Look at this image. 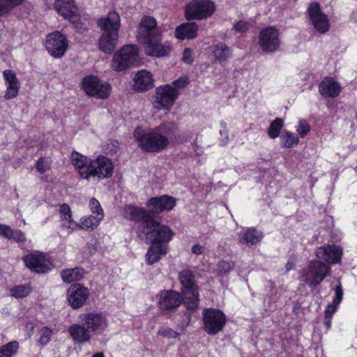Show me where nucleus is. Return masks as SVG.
<instances>
[{
  "label": "nucleus",
  "mask_w": 357,
  "mask_h": 357,
  "mask_svg": "<svg viewBox=\"0 0 357 357\" xmlns=\"http://www.w3.org/2000/svg\"><path fill=\"white\" fill-rule=\"evenodd\" d=\"M355 170L357 172V166L356 167Z\"/></svg>",
  "instance_id": "obj_62"
},
{
  "label": "nucleus",
  "mask_w": 357,
  "mask_h": 357,
  "mask_svg": "<svg viewBox=\"0 0 357 357\" xmlns=\"http://www.w3.org/2000/svg\"><path fill=\"white\" fill-rule=\"evenodd\" d=\"M159 333L161 335L167 337L169 338H176L179 335L178 333L168 327L162 328L159 331Z\"/></svg>",
  "instance_id": "obj_48"
},
{
  "label": "nucleus",
  "mask_w": 357,
  "mask_h": 357,
  "mask_svg": "<svg viewBox=\"0 0 357 357\" xmlns=\"http://www.w3.org/2000/svg\"><path fill=\"white\" fill-rule=\"evenodd\" d=\"M79 319L86 327L91 335L102 333L108 326L107 318L101 313L88 312L81 314L79 316Z\"/></svg>",
  "instance_id": "obj_12"
},
{
  "label": "nucleus",
  "mask_w": 357,
  "mask_h": 357,
  "mask_svg": "<svg viewBox=\"0 0 357 357\" xmlns=\"http://www.w3.org/2000/svg\"><path fill=\"white\" fill-rule=\"evenodd\" d=\"M249 27L250 24L244 21H239L234 26L235 31L240 33L245 32L249 29Z\"/></svg>",
  "instance_id": "obj_51"
},
{
  "label": "nucleus",
  "mask_w": 357,
  "mask_h": 357,
  "mask_svg": "<svg viewBox=\"0 0 357 357\" xmlns=\"http://www.w3.org/2000/svg\"><path fill=\"white\" fill-rule=\"evenodd\" d=\"M330 271L328 266L319 261H311L308 266L302 270L301 280L309 286L320 284Z\"/></svg>",
  "instance_id": "obj_9"
},
{
  "label": "nucleus",
  "mask_w": 357,
  "mask_h": 357,
  "mask_svg": "<svg viewBox=\"0 0 357 357\" xmlns=\"http://www.w3.org/2000/svg\"><path fill=\"white\" fill-rule=\"evenodd\" d=\"M310 130V126L305 120H301L296 128V132L301 138L306 136Z\"/></svg>",
  "instance_id": "obj_45"
},
{
  "label": "nucleus",
  "mask_w": 357,
  "mask_h": 357,
  "mask_svg": "<svg viewBox=\"0 0 357 357\" xmlns=\"http://www.w3.org/2000/svg\"><path fill=\"white\" fill-rule=\"evenodd\" d=\"M204 250V248L199 244H196L192 247V252L197 255H202Z\"/></svg>",
  "instance_id": "obj_54"
},
{
  "label": "nucleus",
  "mask_w": 357,
  "mask_h": 357,
  "mask_svg": "<svg viewBox=\"0 0 357 357\" xmlns=\"http://www.w3.org/2000/svg\"><path fill=\"white\" fill-rule=\"evenodd\" d=\"M61 275L65 282L70 283L81 280L84 275V270L80 268L66 269L63 271Z\"/></svg>",
  "instance_id": "obj_37"
},
{
  "label": "nucleus",
  "mask_w": 357,
  "mask_h": 357,
  "mask_svg": "<svg viewBox=\"0 0 357 357\" xmlns=\"http://www.w3.org/2000/svg\"><path fill=\"white\" fill-rule=\"evenodd\" d=\"M133 137L138 146L146 152H160L169 144L168 138L160 134L158 129L146 131L137 127L133 132Z\"/></svg>",
  "instance_id": "obj_2"
},
{
  "label": "nucleus",
  "mask_w": 357,
  "mask_h": 357,
  "mask_svg": "<svg viewBox=\"0 0 357 357\" xmlns=\"http://www.w3.org/2000/svg\"><path fill=\"white\" fill-rule=\"evenodd\" d=\"M281 145L284 148H291L296 146L299 142L298 136L291 132L284 131L280 136Z\"/></svg>",
  "instance_id": "obj_38"
},
{
  "label": "nucleus",
  "mask_w": 357,
  "mask_h": 357,
  "mask_svg": "<svg viewBox=\"0 0 357 357\" xmlns=\"http://www.w3.org/2000/svg\"><path fill=\"white\" fill-rule=\"evenodd\" d=\"M138 54L139 47L136 45L123 46L113 56L112 69L117 72L125 70L137 62Z\"/></svg>",
  "instance_id": "obj_6"
},
{
  "label": "nucleus",
  "mask_w": 357,
  "mask_h": 357,
  "mask_svg": "<svg viewBox=\"0 0 357 357\" xmlns=\"http://www.w3.org/2000/svg\"><path fill=\"white\" fill-rule=\"evenodd\" d=\"M183 300L181 294L173 290H162L158 295V303L160 309L172 310L178 307Z\"/></svg>",
  "instance_id": "obj_20"
},
{
  "label": "nucleus",
  "mask_w": 357,
  "mask_h": 357,
  "mask_svg": "<svg viewBox=\"0 0 357 357\" xmlns=\"http://www.w3.org/2000/svg\"><path fill=\"white\" fill-rule=\"evenodd\" d=\"M119 33L115 31H103L99 39L100 50L106 54H111L119 43Z\"/></svg>",
  "instance_id": "obj_27"
},
{
  "label": "nucleus",
  "mask_w": 357,
  "mask_h": 357,
  "mask_svg": "<svg viewBox=\"0 0 357 357\" xmlns=\"http://www.w3.org/2000/svg\"><path fill=\"white\" fill-rule=\"evenodd\" d=\"M263 233L255 228L244 229L239 235V243L241 244L255 245L263 238Z\"/></svg>",
  "instance_id": "obj_32"
},
{
  "label": "nucleus",
  "mask_w": 357,
  "mask_h": 357,
  "mask_svg": "<svg viewBox=\"0 0 357 357\" xmlns=\"http://www.w3.org/2000/svg\"><path fill=\"white\" fill-rule=\"evenodd\" d=\"M6 1H8V3H10V4H11V6L15 7L18 5H20L24 0H6Z\"/></svg>",
  "instance_id": "obj_56"
},
{
  "label": "nucleus",
  "mask_w": 357,
  "mask_h": 357,
  "mask_svg": "<svg viewBox=\"0 0 357 357\" xmlns=\"http://www.w3.org/2000/svg\"><path fill=\"white\" fill-rule=\"evenodd\" d=\"M59 212L61 229L69 234L78 229V222L73 219L72 211L68 204H63L61 205Z\"/></svg>",
  "instance_id": "obj_23"
},
{
  "label": "nucleus",
  "mask_w": 357,
  "mask_h": 357,
  "mask_svg": "<svg viewBox=\"0 0 357 357\" xmlns=\"http://www.w3.org/2000/svg\"><path fill=\"white\" fill-rule=\"evenodd\" d=\"M178 95V92L172 85L160 86L155 90L154 107L158 109H169L173 106Z\"/></svg>",
  "instance_id": "obj_16"
},
{
  "label": "nucleus",
  "mask_w": 357,
  "mask_h": 357,
  "mask_svg": "<svg viewBox=\"0 0 357 357\" xmlns=\"http://www.w3.org/2000/svg\"><path fill=\"white\" fill-rule=\"evenodd\" d=\"M31 291L30 284L17 285L10 289V294L15 298L26 297Z\"/></svg>",
  "instance_id": "obj_39"
},
{
  "label": "nucleus",
  "mask_w": 357,
  "mask_h": 357,
  "mask_svg": "<svg viewBox=\"0 0 357 357\" xmlns=\"http://www.w3.org/2000/svg\"><path fill=\"white\" fill-rule=\"evenodd\" d=\"M89 207L93 215L100 216V218H104V211L98 199L96 198H91L89 200Z\"/></svg>",
  "instance_id": "obj_42"
},
{
  "label": "nucleus",
  "mask_w": 357,
  "mask_h": 357,
  "mask_svg": "<svg viewBox=\"0 0 357 357\" xmlns=\"http://www.w3.org/2000/svg\"><path fill=\"white\" fill-rule=\"evenodd\" d=\"M351 19L357 22V10L354 11L351 14Z\"/></svg>",
  "instance_id": "obj_59"
},
{
  "label": "nucleus",
  "mask_w": 357,
  "mask_h": 357,
  "mask_svg": "<svg viewBox=\"0 0 357 357\" xmlns=\"http://www.w3.org/2000/svg\"><path fill=\"white\" fill-rule=\"evenodd\" d=\"M146 205L152 213H161L173 209L176 205V199L169 195L152 197L147 201Z\"/></svg>",
  "instance_id": "obj_21"
},
{
  "label": "nucleus",
  "mask_w": 357,
  "mask_h": 357,
  "mask_svg": "<svg viewBox=\"0 0 357 357\" xmlns=\"http://www.w3.org/2000/svg\"><path fill=\"white\" fill-rule=\"evenodd\" d=\"M308 14L314 29L321 33H326L329 29L328 17L320 9L318 3H312L308 7Z\"/></svg>",
  "instance_id": "obj_18"
},
{
  "label": "nucleus",
  "mask_w": 357,
  "mask_h": 357,
  "mask_svg": "<svg viewBox=\"0 0 357 357\" xmlns=\"http://www.w3.org/2000/svg\"><path fill=\"white\" fill-rule=\"evenodd\" d=\"M98 27L103 31H115L119 33L121 26V19L116 11H110L109 13L98 20Z\"/></svg>",
  "instance_id": "obj_26"
},
{
  "label": "nucleus",
  "mask_w": 357,
  "mask_h": 357,
  "mask_svg": "<svg viewBox=\"0 0 357 357\" xmlns=\"http://www.w3.org/2000/svg\"><path fill=\"white\" fill-rule=\"evenodd\" d=\"M215 11L214 3L209 0H192L185 9V17L188 20H203L209 17Z\"/></svg>",
  "instance_id": "obj_10"
},
{
  "label": "nucleus",
  "mask_w": 357,
  "mask_h": 357,
  "mask_svg": "<svg viewBox=\"0 0 357 357\" xmlns=\"http://www.w3.org/2000/svg\"><path fill=\"white\" fill-rule=\"evenodd\" d=\"M23 261L27 268L38 273H47L53 268V264L48 256L37 251L25 255Z\"/></svg>",
  "instance_id": "obj_13"
},
{
  "label": "nucleus",
  "mask_w": 357,
  "mask_h": 357,
  "mask_svg": "<svg viewBox=\"0 0 357 357\" xmlns=\"http://www.w3.org/2000/svg\"><path fill=\"white\" fill-rule=\"evenodd\" d=\"M5 82L6 91L4 98L10 100L16 98L20 89V83L15 73L11 70H6L3 72Z\"/></svg>",
  "instance_id": "obj_22"
},
{
  "label": "nucleus",
  "mask_w": 357,
  "mask_h": 357,
  "mask_svg": "<svg viewBox=\"0 0 357 357\" xmlns=\"http://www.w3.org/2000/svg\"><path fill=\"white\" fill-rule=\"evenodd\" d=\"M281 45L279 31L269 26L263 29L259 34V45L265 52H273L277 51Z\"/></svg>",
  "instance_id": "obj_14"
},
{
  "label": "nucleus",
  "mask_w": 357,
  "mask_h": 357,
  "mask_svg": "<svg viewBox=\"0 0 357 357\" xmlns=\"http://www.w3.org/2000/svg\"><path fill=\"white\" fill-rule=\"evenodd\" d=\"M341 89L340 83L332 77H325L319 85V91L325 98L337 97Z\"/></svg>",
  "instance_id": "obj_29"
},
{
  "label": "nucleus",
  "mask_w": 357,
  "mask_h": 357,
  "mask_svg": "<svg viewBox=\"0 0 357 357\" xmlns=\"http://www.w3.org/2000/svg\"><path fill=\"white\" fill-rule=\"evenodd\" d=\"M135 90L144 91L151 89L154 85V79L151 72L146 70L138 71L133 79Z\"/></svg>",
  "instance_id": "obj_28"
},
{
  "label": "nucleus",
  "mask_w": 357,
  "mask_h": 357,
  "mask_svg": "<svg viewBox=\"0 0 357 357\" xmlns=\"http://www.w3.org/2000/svg\"><path fill=\"white\" fill-rule=\"evenodd\" d=\"M49 168L50 164L43 158L40 159L36 163V169L41 174L47 171Z\"/></svg>",
  "instance_id": "obj_50"
},
{
  "label": "nucleus",
  "mask_w": 357,
  "mask_h": 357,
  "mask_svg": "<svg viewBox=\"0 0 357 357\" xmlns=\"http://www.w3.org/2000/svg\"><path fill=\"white\" fill-rule=\"evenodd\" d=\"M39 335L38 343L42 346H45L50 342L52 335V331L50 328L44 327L40 330Z\"/></svg>",
  "instance_id": "obj_43"
},
{
  "label": "nucleus",
  "mask_w": 357,
  "mask_h": 357,
  "mask_svg": "<svg viewBox=\"0 0 357 357\" xmlns=\"http://www.w3.org/2000/svg\"><path fill=\"white\" fill-rule=\"evenodd\" d=\"M331 319L332 317H327L325 316L324 324L327 328H329L331 326Z\"/></svg>",
  "instance_id": "obj_57"
},
{
  "label": "nucleus",
  "mask_w": 357,
  "mask_h": 357,
  "mask_svg": "<svg viewBox=\"0 0 357 357\" xmlns=\"http://www.w3.org/2000/svg\"><path fill=\"white\" fill-rule=\"evenodd\" d=\"M168 252V245L166 244L151 243L146 254V261L149 265H152L158 261L162 256Z\"/></svg>",
  "instance_id": "obj_31"
},
{
  "label": "nucleus",
  "mask_w": 357,
  "mask_h": 357,
  "mask_svg": "<svg viewBox=\"0 0 357 357\" xmlns=\"http://www.w3.org/2000/svg\"><path fill=\"white\" fill-rule=\"evenodd\" d=\"M342 255V248L334 245L320 247L316 251L317 258L331 264L340 262Z\"/></svg>",
  "instance_id": "obj_25"
},
{
  "label": "nucleus",
  "mask_w": 357,
  "mask_h": 357,
  "mask_svg": "<svg viewBox=\"0 0 357 357\" xmlns=\"http://www.w3.org/2000/svg\"><path fill=\"white\" fill-rule=\"evenodd\" d=\"M203 328L209 335L222 331L227 323L226 315L215 308H206L202 312Z\"/></svg>",
  "instance_id": "obj_7"
},
{
  "label": "nucleus",
  "mask_w": 357,
  "mask_h": 357,
  "mask_svg": "<svg viewBox=\"0 0 357 357\" xmlns=\"http://www.w3.org/2000/svg\"><path fill=\"white\" fill-rule=\"evenodd\" d=\"M71 164L84 179H89L91 176H97L99 179L110 178L114 172V165L112 160L104 155H98L96 159L85 156L77 151L70 155Z\"/></svg>",
  "instance_id": "obj_1"
},
{
  "label": "nucleus",
  "mask_w": 357,
  "mask_h": 357,
  "mask_svg": "<svg viewBox=\"0 0 357 357\" xmlns=\"http://www.w3.org/2000/svg\"><path fill=\"white\" fill-rule=\"evenodd\" d=\"M68 43L66 37L60 31H54L47 36L45 47L54 58H61L66 52Z\"/></svg>",
  "instance_id": "obj_15"
},
{
  "label": "nucleus",
  "mask_w": 357,
  "mask_h": 357,
  "mask_svg": "<svg viewBox=\"0 0 357 357\" xmlns=\"http://www.w3.org/2000/svg\"><path fill=\"white\" fill-rule=\"evenodd\" d=\"M22 222H23V225H25V224H26V222H25L24 220H22Z\"/></svg>",
  "instance_id": "obj_61"
},
{
  "label": "nucleus",
  "mask_w": 357,
  "mask_h": 357,
  "mask_svg": "<svg viewBox=\"0 0 357 357\" xmlns=\"http://www.w3.org/2000/svg\"><path fill=\"white\" fill-rule=\"evenodd\" d=\"M343 297V291L341 285L339 284L335 289V298L331 303L328 304L325 310V316L332 317L335 312L338 305L341 303Z\"/></svg>",
  "instance_id": "obj_36"
},
{
  "label": "nucleus",
  "mask_w": 357,
  "mask_h": 357,
  "mask_svg": "<svg viewBox=\"0 0 357 357\" xmlns=\"http://www.w3.org/2000/svg\"><path fill=\"white\" fill-rule=\"evenodd\" d=\"M137 233L138 236L144 238L147 243L158 245H167L174 236V232L168 226L154 220L146 222V225L142 227Z\"/></svg>",
  "instance_id": "obj_3"
},
{
  "label": "nucleus",
  "mask_w": 357,
  "mask_h": 357,
  "mask_svg": "<svg viewBox=\"0 0 357 357\" xmlns=\"http://www.w3.org/2000/svg\"><path fill=\"white\" fill-rule=\"evenodd\" d=\"M103 218L95 215L82 217L78 222V229L85 231H93L96 229Z\"/></svg>",
  "instance_id": "obj_35"
},
{
  "label": "nucleus",
  "mask_w": 357,
  "mask_h": 357,
  "mask_svg": "<svg viewBox=\"0 0 357 357\" xmlns=\"http://www.w3.org/2000/svg\"><path fill=\"white\" fill-rule=\"evenodd\" d=\"M141 45L144 49L145 54L150 56L163 57L172 51V45L169 42L162 43V34Z\"/></svg>",
  "instance_id": "obj_17"
},
{
  "label": "nucleus",
  "mask_w": 357,
  "mask_h": 357,
  "mask_svg": "<svg viewBox=\"0 0 357 357\" xmlns=\"http://www.w3.org/2000/svg\"><path fill=\"white\" fill-rule=\"evenodd\" d=\"M9 239H14L17 242H23L26 240V238L21 231L13 229Z\"/></svg>",
  "instance_id": "obj_52"
},
{
  "label": "nucleus",
  "mask_w": 357,
  "mask_h": 357,
  "mask_svg": "<svg viewBox=\"0 0 357 357\" xmlns=\"http://www.w3.org/2000/svg\"><path fill=\"white\" fill-rule=\"evenodd\" d=\"M183 61L188 64H191L194 61V54L191 49L185 48L183 50Z\"/></svg>",
  "instance_id": "obj_49"
},
{
  "label": "nucleus",
  "mask_w": 357,
  "mask_h": 357,
  "mask_svg": "<svg viewBox=\"0 0 357 357\" xmlns=\"http://www.w3.org/2000/svg\"><path fill=\"white\" fill-rule=\"evenodd\" d=\"M179 281L182 285V293L187 308L196 309L199 305L198 287L195 282V275L190 269H183L178 274Z\"/></svg>",
  "instance_id": "obj_4"
},
{
  "label": "nucleus",
  "mask_w": 357,
  "mask_h": 357,
  "mask_svg": "<svg viewBox=\"0 0 357 357\" xmlns=\"http://www.w3.org/2000/svg\"><path fill=\"white\" fill-rule=\"evenodd\" d=\"M89 296V289L80 284H72L67 291V300L73 309L82 307Z\"/></svg>",
  "instance_id": "obj_19"
},
{
  "label": "nucleus",
  "mask_w": 357,
  "mask_h": 357,
  "mask_svg": "<svg viewBox=\"0 0 357 357\" xmlns=\"http://www.w3.org/2000/svg\"><path fill=\"white\" fill-rule=\"evenodd\" d=\"M220 135L225 137V142H224V144H227L228 140H229V137H228V133L227 132V130H221L220 131Z\"/></svg>",
  "instance_id": "obj_58"
},
{
  "label": "nucleus",
  "mask_w": 357,
  "mask_h": 357,
  "mask_svg": "<svg viewBox=\"0 0 357 357\" xmlns=\"http://www.w3.org/2000/svg\"><path fill=\"white\" fill-rule=\"evenodd\" d=\"M187 84L188 78L185 77H182L174 81L171 85L174 89H175L178 92V89L185 87L187 85Z\"/></svg>",
  "instance_id": "obj_47"
},
{
  "label": "nucleus",
  "mask_w": 357,
  "mask_h": 357,
  "mask_svg": "<svg viewBox=\"0 0 357 357\" xmlns=\"http://www.w3.org/2000/svg\"><path fill=\"white\" fill-rule=\"evenodd\" d=\"M233 265L226 261H221L218 264L217 271L219 275H226L232 269Z\"/></svg>",
  "instance_id": "obj_44"
},
{
  "label": "nucleus",
  "mask_w": 357,
  "mask_h": 357,
  "mask_svg": "<svg viewBox=\"0 0 357 357\" xmlns=\"http://www.w3.org/2000/svg\"><path fill=\"white\" fill-rule=\"evenodd\" d=\"M13 8L14 6L6 0H0V17L8 14Z\"/></svg>",
  "instance_id": "obj_46"
},
{
  "label": "nucleus",
  "mask_w": 357,
  "mask_h": 357,
  "mask_svg": "<svg viewBox=\"0 0 357 357\" xmlns=\"http://www.w3.org/2000/svg\"><path fill=\"white\" fill-rule=\"evenodd\" d=\"M213 61L222 63L226 61L231 56L230 48L225 44L220 43L213 45L211 47Z\"/></svg>",
  "instance_id": "obj_34"
},
{
  "label": "nucleus",
  "mask_w": 357,
  "mask_h": 357,
  "mask_svg": "<svg viewBox=\"0 0 357 357\" xmlns=\"http://www.w3.org/2000/svg\"><path fill=\"white\" fill-rule=\"evenodd\" d=\"M284 122L282 119L277 118L271 122L268 128V134L271 139H275L279 136L280 130L283 126Z\"/></svg>",
  "instance_id": "obj_41"
},
{
  "label": "nucleus",
  "mask_w": 357,
  "mask_h": 357,
  "mask_svg": "<svg viewBox=\"0 0 357 357\" xmlns=\"http://www.w3.org/2000/svg\"><path fill=\"white\" fill-rule=\"evenodd\" d=\"M82 87L88 96L100 99L107 98L112 91L109 84L101 81L98 77L95 75L84 77L82 82Z\"/></svg>",
  "instance_id": "obj_8"
},
{
  "label": "nucleus",
  "mask_w": 357,
  "mask_h": 357,
  "mask_svg": "<svg viewBox=\"0 0 357 357\" xmlns=\"http://www.w3.org/2000/svg\"><path fill=\"white\" fill-rule=\"evenodd\" d=\"M295 265H296V260H295V259L291 258L287 261V263L286 264V268L287 271H290L294 268Z\"/></svg>",
  "instance_id": "obj_55"
},
{
  "label": "nucleus",
  "mask_w": 357,
  "mask_h": 357,
  "mask_svg": "<svg viewBox=\"0 0 357 357\" xmlns=\"http://www.w3.org/2000/svg\"><path fill=\"white\" fill-rule=\"evenodd\" d=\"M93 357H104L102 353H97L93 356Z\"/></svg>",
  "instance_id": "obj_60"
},
{
  "label": "nucleus",
  "mask_w": 357,
  "mask_h": 357,
  "mask_svg": "<svg viewBox=\"0 0 357 357\" xmlns=\"http://www.w3.org/2000/svg\"><path fill=\"white\" fill-rule=\"evenodd\" d=\"M56 12L63 18L68 20L76 30L83 33L86 30V19H82L74 0H55L54 4Z\"/></svg>",
  "instance_id": "obj_5"
},
{
  "label": "nucleus",
  "mask_w": 357,
  "mask_h": 357,
  "mask_svg": "<svg viewBox=\"0 0 357 357\" xmlns=\"http://www.w3.org/2000/svg\"><path fill=\"white\" fill-rule=\"evenodd\" d=\"M121 213L122 216L126 219L137 222L142 221L143 222L138 230L142 227L145 226L146 222L150 221L149 213L142 208L128 205L121 209Z\"/></svg>",
  "instance_id": "obj_24"
},
{
  "label": "nucleus",
  "mask_w": 357,
  "mask_h": 357,
  "mask_svg": "<svg viewBox=\"0 0 357 357\" xmlns=\"http://www.w3.org/2000/svg\"><path fill=\"white\" fill-rule=\"evenodd\" d=\"M197 30L195 23H184L176 27L175 36L178 40L192 39L197 36Z\"/></svg>",
  "instance_id": "obj_33"
},
{
  "label": "nucleus",
  "mask_w": 357,
  "mask_h": 357,
  "mask_svg": "<svg viewBox=\"0 0 357 357\" xmlns=\"http://www.w3.org/2000/svg\"><path fill=\"white\" fill-rule=\"evenodd\" d=\"M12 229L7 225H0V235L9 239L12 234Z\"/></svg>",
  "instance_id": "obj_53"
},
{
  "label": "nucleus",
  "mask_w": 357,
  "mask_h": 357,
  "mask_svg": "<svg viewBox=\"0 0 357 357\" xmlns=\"http://www.w3.org/2000/svg\"><path fill=\"white\" fill-rule=\"evenodd\" d=\"M160 34H162V31L153 17L144 16L142 18L137 27V39L140 44L159 37Z\"/></svg>",
  "instance_id": "obj_11"
},
{
  "label": "nucleus",
  "mask_w": 357,
  "mask_h": 357,
  "mask_svg": "<svg viewBox=\"0 0 357 357\" xmlns=\"http://www.w3.org/2000/svg\"><path fill=\"white\" fill-rule=\"evenodd\" d=\"M19 348L17 341H12L0 347V357H11Z\"/></svg>",
  "instance_id": "obj_40"
},
{
  "label": "nucleus",
  "mask_w": 357,
  "mask_h": 357,
  "mask_svg": "<svg viewBox=\"0 0 357 357\" xmlns=\"http://www.w3.org/2000/svg\"><path fill=\"white\" fill-rule=\"evenodd\" d=\"M68 333L75 343L87 342L92 337L86 327L82 323L72 324L68 328Z\"/></svg>",
  "instance_id": "obj_30"
}]
</instances>
